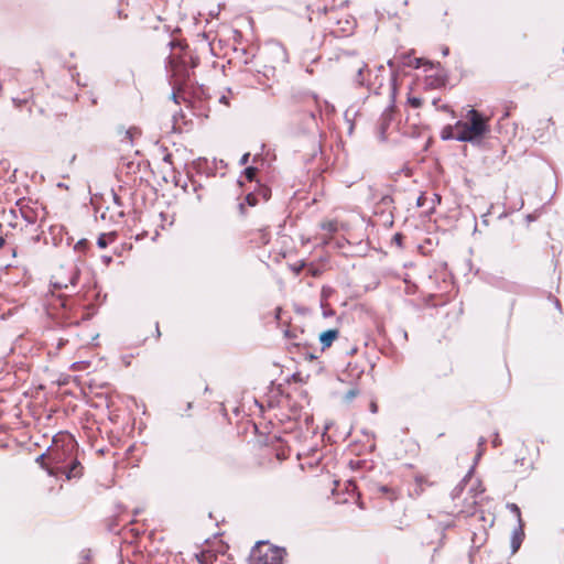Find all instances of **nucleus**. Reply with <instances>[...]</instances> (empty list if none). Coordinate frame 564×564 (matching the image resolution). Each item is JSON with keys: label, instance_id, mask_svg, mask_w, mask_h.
I'll return each instance as SVG.
<instances>
[{"label": "nucleus", "instance_id": "1", "mask_svg": "<svg viewBox=\"0 0 564 564\" xmlns=\"http://www.w3.org/2000/svg\"><path fill=\"white\" fill-rule=\"evenodd\" d=\"M78 444L67 432L57 433L48 447V459L53 466L62 468L61 475L67 481L79 479L84 475V466L77 457Z\"/></svg>", "mask_w": 564, "mask_h": 564}, {"label": "nucleus", "instance_id": "2", "mask_svg": "<svg viewBox=\"0 0 564 564\" xmlns=\"http://www.w3.org/2000/svg\"><path fill=\"white\" fill-rule=\"evenodd\" d=\"M467 121H457L454 124V139L462 142H480L489 131L488 118H485L476 109L467 112Z\"/></svg>", "mask_w": 564, "mask_h": 564}, {"label": "nucleus", "instance_id": "3", "mask_svg": "<svg viewBox=\"0 0 564 564\" xmlns=\"http://www.w3.org/2000/svg\"><path fill=\"white\" fill-rule=\"evenodd\" d=\"M198 64L199 58L187 47H181V53L177 55L172 54L170 56V72L174 88L182 89L191 80V76Z\"/></svg>", "mask_w": 564, "mask_h": 564}, {"label": "nucleus", "instance_id": "4", "mask_svg": "<svg viewBox=\"0 0 564 564\" xmlns=\"http://www.w3.org/2000/svg\"><path fill=\"white\" fill-rule=\"evenodd\" d=\"M319 229L322 232L315 235V240H318L322 245H328L335 234L339 230V223L337 219H324L319 223Z\"/></svg>", "mask_w": 564, "mask_h": 564}, {"label": "nucleus", "instance_id": "5", "mask_svg": "<svg viewBox=\"0 0 564 564\" xmlns=\"http://www.w3.org/2000/svg\"><path fill=\"white\" fill-rule=\"evenodd\" d=\"M248 242L252 248H262L271 240V231L269 226H263L247 234Z\"/></svg>", "mask_w": 564, "mask_h": 564}, {"label": "nucleus", "instance_id": "6", "mask_svg": "<svg viewBox=\"0 0 564 564\" xmlns=\"http://www.w3.org/2000/svg\"><path fill=\"white\" fill-rule=\"evenodd\" d=\"M394 113H395V106L394 105L388 107L382 112V115H381V117L379 119V122H378V131H379V134H380L381 139H386L387 131H388L391 122L393 121Z\"/></svg>", "mask_w": 564, "mask_h": 564}, {"label": "nucleus", "instance_id": "7", "mask_svg": "<svg viewBox=\"0 0 564 564\" xmlns=\"http://www.w3.org/2000/svg\"><path fill=\"white\" fill-rule=\"evenodd\" d=\"M35 463L44 469L48 476L57 478L61 475L62 468L53 466V463L48 459V448L35 458Z\"/></svg>", "mask_w": 564, "mask_h": 564}, {"label": "nucleus", "instance_id": "8", "mask_svg": "<svg viewBox=\"0 0 564 564\" xmlns=\"http://www.w3.org/2000/svg\"><path fill=\"white\" fill-rule=\"evenodd\" d=\"M400 61H401V64L405 67H411V68H420V67H429V69H434L435 68V65L427 61V59H424L422 57H414L410 54H402L400 56Z\"/></svg>", "mask_w": 564, "mask_h": 564}, {"label": "nucleus", "instance_id": "9", "mask_svg": "<svg viewBox=\"0 0 564 564\" xmlns=\"http://www.w3.org/2000/svg\"><path fill=\"white\" fill-rule=\"evenodd\" d=\"M260 561H263L262 564H281L283 561L282 551L270 546L263 554V557H260Z\"/></svg>", "mask_w": 564, "mask_h": 564}, {"label": "nucleus", "instance_id": "10", "mask_svg": "<svg viewBox=\"0 0 564 564\" xmlns=\"http://www.w3.org/2000/svg\"><path fill=\"white\" fill-rule=\"evenodd\" d=\"M118 134L121 142L132 145L133 141L141 135V130L137 127L121 128L118 130Z\"/></svg>", "mask_w": 564, "mask_h": 564}, {"label": "nucleus", "instance_id": "11", "mask_svg": "<svg viewBox=\"0 0 564 564\" xmlns=\"http://www.w3.org/2000/svg\"><path fill=\"white\" fill-rule=\"evenodd\" d=\"M338 337H339V330L336 328L327 329V330L323 332L319 335L322 350L329 348Z\"/></svg>", "mask_w": 564, "mask_h": 564}, {"label": "nucleus", "instance_id": "12", "mask_svg": "<svg viewBox=\"0 0 564 564\" xmlns=\"http://www.w3.org/2000/svg\"><path fill=\"white\" fill-rule=\"evenodd\" d=\"M426 84L431 88H440L446 84V76L443 72L436 70L435 74L426 77Z\"/></svg>", "mask_w": 564, "mask_h": 564}, {"label": "nucleus", "instance_id": "13", "mask_svg": "<svg viewBox=\"0 0 564 564\" xmlns=\"http://www.w3.org/2000/svg\"><path fill=\"white\" fill-rule=\"evenodd\" d=\"M117 232L116 231H111V232H106V234H101L98 239H97V246L100 248V249H105L106 247H108L110 243L115 242L117 240Z\"/></svg>", "mask_w": 564, "mask_h": 564}, {"label": "nucleus", "instance_id": "14", "mask_svg": "<svg viewBox=\"0 0 564 564\" xmlns=\"http://www.w3.org/2000/svg\"><path fill=\"white\" fill-rule=\"evenodd\" d=\"M344 373L351 379H359L364 373V367L359 366L357 362H348Z\"/></svg>", "mask_w": 564, "mask_h": 564}, {"label": "nucleus", "instance_id": "15", "mask_svg": "<svg viewBox=\"0 0 564 564\" xmlns=\"http://www.w3.org/2000/svg\"><path fill=\"white\" fill-rule=\"evenodd\" d=\"M392 525L394 529L403 531L410 528L411 523L405 512H402L400 516H397L392 520Z\"/></svg>", "mask_w": 564, "mask_h": 564}, {"label": "nucleus", "instance_id": "16", "mask_svg": "<svg viewBox=\"0 0 564 564\" xmlns=\"http://www.w3.org/2000/svg\"><path fill=\"white\" fill-rule=\"evenodd\" d=\"M18 206L20 207V212L22 217L30 224L35 223L36 215L33 213L32 208H30L26 204L23 202H19Z\"/></svg>", "mask_w": 564, "mask_h": 564}, {"label": "nucleus", "instance_id": "17", "mask_svg": "<svg viewBox=\"0 0 564 564\" xmlns=\"http://www.w3.org/2000/svg\"><path fill=\"white\" fill-rule=\"evenodd\" d=\"M378 491L390 501H395L400 496V491L398 489L389 486H380Z\"/></svg>", "mask_w": 564, "mask_h": 564}, {"label": "nucleus", "instance_id": "18", "mask_svg": "<svg viewBox=\"0 0 564 564\" xmlns=\"http://www.w3.org/2000/svg\"><path fill=\"white\" fill-rule=\"evenodd\" d=\"M423 102H424L423 98L412 95L411 91L408 93L406 104L410 107L419 109L423 106Z\"/></svg>", "mask_w": 564, "mask_h": 564}, {"label": "nucleus", "instance_id": "19", "mask_svg": "<svg viewBox=\"0 0 564 564\" xmlns=\"http://www.w3.org/2000/svg\"><path fill=\"white\" fill-rule=\"evenodd\" d=\"M454 135H455L454 126H446L445 128H443L442 139H444V140L454 139Z\"/></svg>", "mask_w": 564, "mask_h": 564}, {"label": "nucleus", "instance_id": "20", "mask_svg": "<svg viewBox=\"0 0 564 564\" xmlns=\"http://www.w3.org/2000/svg\"><path fill=\"white\" fill-rule=\"evenodd\" d=\"M359 393H360V391H359V389H358V388H351V389H349V390L346 392V394H345V397H344V400H345L346 402H350V401H352V400H354V399H355Z\"/></svg>", "mask_w": 564, "mask_h": 564}, {"label": "nucleus", "instance_id": "21", "mask_svg": "<svg viewBox=\"0 0 564 564\" xmlns=\"http://www.w3.org/2000/svg\"><path fill=\"white\" fill-rule=\"evenodd\" d=\"M12 101H13L14 106L18 109H21L23 106H25L29 102V99H28V97H25V98H13Z\"/></svg>", "mask_w": 564, "mask_h": 564}, {"label": "nucleus", "instance_id": "22", "mask_svg": "<svg viewBox=\"0 0 564 564\" xmlns=\"http://www.w3.org/2000/svg\"><path fill=\"white\" fill-rule=\"evenodd\" d=\"M256 174H257V169L252 167V166L247 167L245 171V175L249 181H253V178L256 177Z\"/></svg>", "mask_w": 564, "mask_h": 564}, {"label": "nucleus", "instance_id": "23", "mask_svg": "<svg viewBox=\"0 0 564 564\" xmlns=\"http://www.w3.org/2000/svg\"><path fill=\"white\" fill-rule=\"evenodd\" d=\"M404 236L401 232H397L392 237V242H394L398 247H402Z\"/></svg>", "mask_w": 564, "mask_h": 564}, {"label": "nucleus", "instance_id": "24", "mask_svg": "<svg viewBox=\"0 0 564 564\" xmlns=\"http://www.w3.org/2000/svg\"><path fill=\"white\" fill-rule=\"evenodd\" d=\"M246 202L249 206H256L258 204L257 196L252 193L246 196Z\"/></svg>", "mask_w": 564, "mask_h": 564}, {"label": "nucleus", "instance_id": "25", "mask_svg": "<svg viewBox=\"0 0 564 564\" xmlns=\"http://www.w3.org/2000/svg\"><path fill=\"white\" fill-rule=\"evenodd\" d=\"M437 109H440L442 111L451 112L454 115V111L451 109V107L448 105L438 106Z\"/></svg>", "mask_w": 564, "mask_h": 564}, {"label": "nucleus", "instance_id": "26", "mask_svg": "<svg viewBox=\"0 0 564 564\" xmlns=\"http://www.w3.org/2000/svg\"><path fill=\"white\" fill-rule=\"evenodd\" d=\"M510 508H511V510H512L513 512H516V513H517V516H518L519 520H521V518H520V509H519V507H518L517 505L512 503V505L510 506Z\"/></svg>", "mask_w": 564, "mask_h": 564}, {"label": "nucleus", "instance_id": "27", "mask_svg": "<svg viewBox=\"0 0 564 564\" xmlns=\"http://www.w3.org/2000/svg\"><path fill=\"white\" fill-rule=\"evenodd\" d=\"M171 159H172V155H171V154H166V155L164 156V161H165V162H167V163H170V164L172 163Z\"/></svg>", "mask_w": 564, "mask_h": 564}, {"label": "nucleus", "instance_id": "28", "mask_svg": "<svg viewBox=\"0 0 564 564\" xmlns=\"http://www.w3.org/2000/svg\"><path fill=\"white\" fill-rule=\"evenodd\" d=\"M248 159H249V154L247 153V154H245V155L242 156V160H241V161H242V163H243V164H245V163H247V162H248Z\"/></svg>", "mask_w": 564, "mask_h": 564}, {"label": "nucleus", "instance_id": "29", "mask_svg": "<svg viewBox=\"0 0 564 564\" xmlns=\"http://www.w3.org/2000/svg\"><path fill=\"white\" fill-rule=\"evenodd\" d=\"M220 101L224 102L227 106L229 105L228 99L225 96L221 97Z\"/></svg>", "mask_w": 564, "mask_h": 564}, {"label": "nucleus", "instance_id": "30", "mask_svg": "<svg viewBox=\"0 0 564 564\" xmlns=\"http://www.w3.org/2000/svg\"><path fill=\"white\" fill-rule=\"evenodd\" d=\"M303 267H304V264L302 263L300 267L294 268V271L296 273H299L302 270Z\"/></svg>", "mask_w": 564, "mask_h": 564}, {"label": "nucleus", "instance_id": "31", "mask_svg": "<svg viewBox=\"0 0 564 564\" xmlns=\"http://www.w3.org/2000/svg\"><path fill=\"white\" fill-rule=\"evenodd\" d=\"M371 411L377 412V404L375 402L371 403Z\"/></svg>", "mask_w": 564, "mask_h": 564}, {"label": "nucleus", "instance_id": "32", "mask_svg": "<svg viewBox=\"0 0 564 564\" xmlns=\"http://www.w3.org/2000/svg\"><path fill=\"white\" fill-rule=\"evenodd\" d=\"M433 105L437 108V107H438V100H437V99H434V100H433Z\"/></svg>", "mask_w": 564, "mask_h": 564}, {"label": "nucleus", "instance_id": "33", "mask_svg": "<svg viewBox=\"0 0 564 564\" xmlns=\"http://www.w3.org/2000/svg\"><path fill=\"white\" fill-rule=\"evenodd\" d=\"M310 271H311V273H312L313 275H317L316 270H312V269H310Z\"/></svg>", "mask_w": 564, "mask_h": 564}, {"label": "nucleus", "instance_id": "34", "mask_svg": "<svg viewBox=\"0 0 564 564\" xmlns=\"http://www.w3.org/2000/svg\"><path fill=\"white\" fill-rule=\"evenodd\" d=\"M417 205L421 206L422 205V197L419 198L417 200Z\"/></svg>", "mask_w": 564, "mask_h": 564}, {"label": "nucleus", "instance_id": "35", "mask_svg": "<svg viewBox=\"0 0 564 564\" xmlns=\"http://www.w3.org/2000/svg\"><path fill=\"white\" fill-rule=\"evenodd\" d=\"M357 351V347L351 348V352L355 354Z\"/></svg>", "mask_w": 564, "mask_h": 564}, {"label": "nucleus", "instance_id": "36", "mask_svg": "<svg viewBox=\"0 0 564 564\" xmlns=\"http://www.w3.org/2000/svg\"><path fill=\"white\" fill-rule=\"evenodd\" d=\"M240 206V209L243 212L245 210V207L242 204L239 205Z\"/></svg>", "mask_w": 564, "mask_h": 564}]
</instances>
